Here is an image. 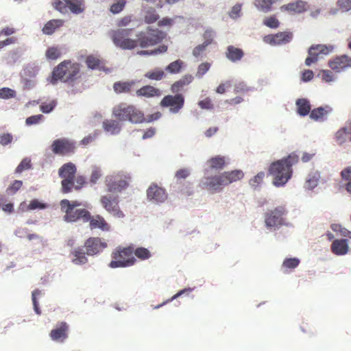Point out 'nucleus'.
<instances>
[{"label": "nucleus", "mask_w": 351, "mask_h": 351, "mask_svg": "<svg viewBox=\"0 0 351 351\" xmlns=\"http://www.w3.org/2000/svg\"><path fill=\"white\" fill-rule=\"evenodd\" d=\"M86 251L78 247L75 248L72 252L71 255L73 256L72 262L75 265H83L88 262V258L86 256Z\"/></svg>", "instance_id": "c756f323"}, {"label": "nucleus", "mask_w": 351, "mask_h": 351, "mask_svg": "<svg viewBox=\"0 0 351 351\" xmlns=\"http://www.w3.org/2000/svg\"><path fill=\"white\" fill-rule=\"evenodd\" d=\"M243 177L244 173L240 169L224 171L215 176L205 175L201 180L199 187L213 194L221 191L230 184L242 180Z\"/></svg>", "instance_id": "f03ea898"}, {"label": "nucleus", "mask_w": 351, "mask_h": 351, "mask_svg": "<svg viewBox=\"0 0 351 351\" xmlns=\"http://www.w3.org/2000/svg\"><path fill=\"white\" fill-rule=\"evenodd\" d=\"M113 116L120 121H129L133 123H140L145 121L144 114L133 105L121 103L112 109Z\"/></svg>", "instance_id": "423d86ee"}, {"label": "nucleus", "mask_w": 351, "mask_h": 351, "mask_svg": "<svg viewBox=\"0 0 351 351\" xmlns=\"http://www.w3.org/2000/svg\"><path fill=\"white\" fill-rule=\"evenodd\" d=\"M184 66V63L182 60H177L171 62L168 66H167L165 70L171 74H177L181 72Z\"/></svg>", "instance_id": "f704fd0d"}, {"label": "nucleus", "mask_w": 351, "mask_h": 351, "mask_svg": "<svg viewBox=\"0 0 351 351\" xmlns=\"http://www.w3.org/2000/svg\"><path fill=\"white\" fill-rule=\"evenodd\" d=\"M229 164L228 158L217 155L207 160V165L210 170L221 171Z\"/></svg>", "instance_id": "aec40b11"}, {"label": "nucleus", "mask_w": 351, "mask_h": 351, "mask_svg": "<svg viewBox=\"0 0 351 351\" xmlns=\"http://www.w3.org/2000/svg\"><path fill=\"white\" fill-rule=\"evenodd\" d=\"M194 77L191 74H186L184 76H182L179 80L176 81L171 86V91L173 93L178 94L180 91L183 90V88L186 86L190 84Z\"/></svg>", "instance_id": "393cba45"}, {"label": "nucleus", "mask_w": 351, "mask_h": 351, "mask_svg": "<svg viewBox=\"0 0 351 351\" xmlns=\"http://www.w3.org/2000/svg\"><path fill=\"white\" fill-rule=\"evenodd\" d=\"M47 207L46 204L39 202L38 199H32L28 206L27 208L29 210H35V209H44Z\"/></svg>", "instance_id": "13d9d810"}, {"label": "nucleus", "mask_w": 351, "mask_h": 351, "mask_svg": "<svg viewBox=\"0 0 351 351\" xmlns=\"http://www.w3.org/2000/svg\"><path fill=\"white\" fill-rule=\"evenodd\" d=\"M62 55L60 49L57 47H49L45 53L46 58L48 60H54L59 58Z\"/></svg>", "instance_id": "58836bf2"}, {"label": "nucleus", "mask_w": 351, "mask_h": 351, "mask_svg": "<svg viewBox=\"0 0 351 351\" xmlns=\"http://www.w3.org/2000/svg\"><path fill=\"white\" fill-rule=\"evenodd\" d=\"M51 149L55 155L62 156H70L75 153L76 143L74 141L67 138H60L52 142Z\"/></svg>", "instance_id": "9d476101"}, {"label": "nucleus", "mask_w": 351, "mask_h": 351, "mask_svg": "<svg viewBox=\"0 0 351 351\" xmlns=\"http://www.w3.org/2000/svg\"><path fill=\"white\" fill-rule=\"evenodd\" d=\"M159 19V15L155 10L147 11L145 16V22L147 24L155 23Z\"/></svg>", "instance_id": "de8ad7c7"}, {"label": "nucleus", "mask_w": 351, "mask_h": 351, "mask_svg": "<svg viewBox=\"0 0 351 351\" xmlns=\"http://www.w3.org/2000/svg\"><path fill=\"white\" fill-rule=\"evenodd\" d=\"M136 93L138 97H154L160 96L161 91L153 86L146 85L137 90Z\"/></svg>", "instance_id": "a878e982"}, {"label": "nucleus", "mask_w": 351, "mask_h": 351, "mask_svg": "<svg viewBox=\"0 0 351 351\" xmlns=\"http://www.w3.org/2000/svg\"><path fill=\"white\" fill-rule=\"evenodd\" d=\"M89 227L91 230L99 229L101 231H109L110 226L106 222L105 219L99 215L92 216L90 213Z\"/></svg>", "instance_id": "412c9836"}, {"label": "nucleus", "mask_w": 351, "mask_h": 351, "mask_svg": "<svg viewBox=\"0 0 351 351\" xmlns=\"http://www.w3.org/2000/svg\"><path fill=\"white\" fill-rule=\"evenodd\" d=\"M86 63L88 68L91 69H100L101 60L93 56H89L86 59Z\"/></svg>", "instance_id": "79ce46f5"}, {"label": "nucleus", "mask_w": 351, "mask_h": 351, "mask_svg": "<svg viewBox=\"0 0 351 351\" xmlns=\"http://www.w3.org/2000/svg\"><path fill=\"white\" fill-rule=\"evenodd\" d=\"M131 179L130 174L122 171L108 176L105 180L107 191L111 193L121 192L128 186Z\"/></svg>", "instance_id": "6e6552de"}, {"label": "nucleus", "mask_w": 351, "mask_h": 351, "mask_svg": "<svg viewBox=\"0 0 351 351\" xmlns=\"http://www.w3.org/2000/svg\"><path fill=\"white\" fill-rule=\"evenodd\" d=\"M134 254L141 260H146L151 256L150 252L147 248L143 247L134 249Z\"/></svg>", "instance_id": "a19ab883"}, {"label": "nucleus", "mask_w": 351, "mask_h": 351, "mask_svg": "<svg viewBox=\"0 0 351 351\" xmlns=\"http://www.w3.org/2000/svg\"><path fill=\"white\" fill-rule=\"evenodd\" d=\"M293 38V34L290 32H280L276 34L265 36L264 41L271 45H280L289 43Z\"/></svg>", "instance_id": "a211bd4d"}, {"label": "nucleus", "mask_w": 351, "mask_h": 351, "mask_svg": "<svg viewBox=\"0 0 351 351\" xmlns=\"http://www.w3.org/2000/svg\"><path fill=\"white\" fill-rule=\"evenodd\" d=\"M71 12L80 14L84 10L83 0H64Z\"/></svg>", "instance_id": "2f4dec72"}, {"label": "nucleus", "mask_w": 351, "mask_h": 351, "mask_svg": "<svg viewBox=\"0 0 351 351\" xmlns=\"http://www.w3.org/2000/svg\"><path fill=\"white\" fill-rule=\"evenodd\" d=\"M80 77V64L71 60H64L52 71L51 83L56 84L58 81L71 83Z\"/></svg>", "instance_id": "20e7f679"}, {"label": "nucleus", "mask_w": 351, "mask_h": 351, "mask_svg": "<svg viewBox=\"0 0 351 351\" xmlns=\"http://www.w3.org/2000/svg\"><path fill=\"white\" fill-rule=\"evenodd\" d=\"M300 260L297 258H289L284 260L282 267L286 269H293L300 264Z\"/></svg>", "instance_id": "37998d69"}, {"label": "nucleus", "mask_w": 351, "mask_h": 351, "mask_svg": "<svg viewBox=\"0 0 351 351\" xmlns=\"http://www.w3.org/2000/svg\"><path fill=\"white\" fill-rule=\"evenodd\" d=\"M15 96H16L15 90L10 88H0V98L7 99L15 97Z\"/></svg>", "instance_id": "3c124183"}, {"label": "nucleus", "mask_w": 351, "mask_h": 351, "mask_svg": "<svg viewBox=\"0 0 351 351\" xmlns=\"http://www.w3.org/2000/svg\"><path fill=\"white\" fill-rule=\"evenodd\" d=\"M86 183V178L83 176H75L73 182V188L75 190L81 189Z\"/></svg>", "instance_id": "4d7b16f0"}, {"label": "nucleus", "mask_w": 351, "mask_h": 351, "mask_svg": "<svg viewBox=\"0 0 351 351\" xmlns=\"http://www.w3.org/2000/svg\"><path fill=\"white\" fill-rule=\"evenodd\" d=\"M56 106L55 100L51 101L49 103H42L40 106V110L44 113H49Z\"/></svg>", "instance_id": "864d4df0"}, {"label": "nucleus", "mask_w": 351, "mask_h": 351, "mask_svg": "<svg viewBox=\"0 0 351 351\" xmlns=\"http://www.w3.org/2000/svg\"><path fill=\"white\" fill-rule=\"evenodd\" d=\"M263 24L268 27L276 29L279 27L280 22L275 16H270L264 19Z\"/></svg>", "instance_id": "c03bdc74"}, {"label": "nucleus", "mask_w": 351, "mask_h": 351, "mask_svg": "<svg viewBox=\"0 0 351 351\" xmlns=\"http://www.w3.org/2000/svg\"><path fill=\"white\" fill-rule=\"evenodd\" d=\"M167 46L165 45H160L158 48L154 50H143L138 52L139 55L142 56H149V55H156L158 53H165L167 51Z\"/></svg>", "instance_id": "ea45409f"}, {"label": "nucleus", "mask_w": 351, "mask_h": 351, "mask_svg": "<svg viewBox=\"0 0 351 351\" xmlns=\"http://www.w3.org/2000/svg\"><path fill=\"white\" fill-rule=\"evenodd\" d=\"M319 75L322 80L326 82H331L335 80L334 75L330 70H322Z\"/></svg>", "instance_id": "5fc2aeb1"}, {"label": "nucleus", "mask_w": 351, "mask_h": 351, "mask_svg": "<svg viewBox=\"0 0 351 351\" xmlns=\"http://www.w3.org/2000/svg\"><path fill=\"white\" fill-rule=\"evenodd\" d=\"M332 112V108L326 106L325 107H319L313 109L310 113V117L315 121L323 119L328 114Z\"/></svg>", "instance_id": "7c9ffc66"}, {"label": "nucleus", "mask_w": 351, "mask_h": 351, "mask_svg": "<svg viewBox=\"0 0 351 351\" xmlns=\"http://www.w3.org/2000/svg\"><path fill=\"white\" fill-rule=\"evenodd\" d=\"M126 3V0H116L115 2L111 5L110 12L114 14H119L123 10Z\"/></svg>", "instance_id": "4c0bfd02"}, {"label": "nucleus", "mask_w": 351, "mask_h": 351, "mask_svg": "<svg viewBox=\"0 0 351 351\" xmlns=\"http://www.w3.org/2000/svg\"><path fill=\"white\" fill-rule=\"evenodd\" d=\"M68 324L66 322H61L56 328L51 331L50 337L53 341H63L68 337Z\"/></svg>", "instance_id": "4be33fe9"}, {"label": "nucleus", "mask_w": 351, "mask_h": 351, "mask_svg": "<svg viewBox=\"0 0 351 351\" xmlns=\"http://www.w3.org/2000/svg\"><path fill=\"white\" fill-rule=\"evenodd\" d=\"M132 29H118L111 30L109 35L113 43L122 49H133L137 46L141 48L153 47L161 43L166 38V33L158 29L148 27L147 32H139L137 39H131L130 35Z\"/></svg>", "instance_id": "f257e3e1"}, {"label": "nucleus", "mask_w": 351, "mask_h": 351, "mask_svg": "<svg viewBox=\"0 0 351 351\" xmlns=\"http://www.w3.org/2000/svg\"><path fill=\"white\" fill-rule=\"evenodd\" d=\"M331 251L335 255H345L348 252L347 239H335L331 244Z\"/></svg>", "instance_id": "b1692460"}, {"label": "nucleus", "mask_w": 351, "mask_h": 351, "mask_svg": "<svg viewBox=\"0 0 351 351\" xmlns=\"http://www.w3.org/2000/svg\"><path fill=\"white\" fill-rule=\"evenodd\" d=\"M101 171L99 168L95 167L93 169L90 177V182L92 184H95L97 180L101 178Z\"/></svg>", "instance_id": "052dcab7"}, {"label": "nucleus", "mask_w": 351, "mask_h": 351, "mask_svg": "<svg viewBox=\"0 0 351 351\" xmlns=\"http://www.w3.org/2000/svg\"><path fill=\"white\" fill-rule=\"evenodd\" d=\"M76 172V166L72 162L65 163L59 169L58 175L62 179L61 182L62 193H68L72 191Z\"/></svg>", "instance_id": "1a4fd4ad"}, {"label": "nucleus", "mask_w": 351, "mask_h": 351, "mask_svg": "<svg viewBox=\"0 0 351 351\" xmlns=\"http://www.w3.org/2000/svg\"><path fill=\"white\" fill-rule=\"evenodd\" d=\"M328 66L337 73L344 71L351 68V57L347 55L335 56L329 60Z\"/></svg>", "instance_id": "f3484780"}, {"label": "nucleus", "mask_w": 351, "mask_h": 351, "mask_svg": "<svg viewBox=\"0 0 351 351\" xmlns=\"http://www.w3.org/2000/svg\"><path fill=\"white\" fill-rule=\"evenodd\" d=\"M287 211L284 206H278L265 213V223L268 228H276L284 224V216Z\"/></svg>", "instance_id": "ddd939ff"}, {"label": "nucleus", "mask_w": 351, "mask_h": 351, "mask_svg": "<svg viewBox=\"0 0 351 351\" xmlns=\"http://www.w3.org/2000/svg\"><path fill=\"white\" fill-rule=\"evenodd\" d=\"M104 130L112 135L118 134L121 129L119 121L113 119H106L102 123Z\"/></svg>", "instance_id": "bb28decb"}, {"label": "nucleus", "mask_w": 351, "mask_h": 351, "mask_svg": "<svg viewBox=\"0 0 351 351\" xmlns=\"http://www.w3.org/2000/svg\"><path fill=\"white\" fill-rule=\"evenodd\" d=\"M23 182L21 180H14L6 190L8 194L16 193L22 186Z\"/></svg>", "instance_id": "603ef678"}, {"label": "nucleus", "mask_w": 351, "mask_h": 351, "mask_svg": "<svg viewBox=\"0 0 351 351\" xmlns=\"http://www.w3.org/2000/svg\"><path fill=\"white\" fill-rule=\"evenodd\" d=\"M337 5L344 11L351 10V0H338Z\"/></svg>", "instance_id": "338daca9"}, {"label": "nucleus", "mask_w": 351, "mask_h": 351, "mask_svg": "<svg viewBox=\"0 0 351 351\" xmlns=\"http://www.w3.org/2000/svg\"><path fill=\"white\" fill-rule=\"evenodd\" d=\"M278 0H254L256 8L265 13H267L272 10V5Z\"/></svg>", "instance_id": "473e14b6"}, {"label": "nucleus", "mask_w": 351, "mask_h": 351, "mask_svg": "<svg viewBox=\"0 0 351 351\" xmlns=\"http://www.w3.org/2000/svg\"><path fill=\"white\" fill-rule=\"evenodd\" d=\"M185 99L182 94L167 95L160 102L162 108H169L171 114H178L184 106Z\"/></svg>", "instance_id": "9b49d317"}, {"label": "nucleus", "mask_w": 351, "mask_h": 351, "mask_svg": "<svg viewBox=\"0 0 351 351\" xmlns=\"http://www.w3.org/2000/svg\"><path fill=\"white\" fill-rule=\"evenodd\" d=\"M108 246L107 243L99 237H90L84 243L88 256H95L101 252Z\"/></svg>", "instance_id": "2eb2a0df"}, {"label": "nucleus", "mask_w": 351, "mask_h": 351, "mask_svg": "<svg viewBox=\"0 0 351 351\" xmlns=\"http://www.w3.org/2000/svg\"><path fill=\"white\" fill-rule=\"evenodd\" d=\"M297 112L300 116L307 115L311 110L309 101L306 99H298L296 101Z\"/></svg>", "instance_id": "72a5a7b5"}, {"label": "nucleus", "mask_w": 351, "mask_h": 351, "mask_svg": "<svg viewBox=\"0 0 351 351\" xmlns=\"http://www.w3.org/2000/svg\"><path fill=\"white\" fill-rule=\"evenodd\" d=\"M265 178V173L261 171L258 173L254 178L250 180L249 183L251 186L256 188L263 182Z\"/></svg>", "instance_id": "a18cd8bd"}, {"label": "nucleus", "mask_w": 351, "mask_h": 351, "mask_svg": "<svg viewBox=\"0 0 351 351\" xmlns=\"http://www.w3.org/2000/svg\"><path fill=\"white\" fill-rule=\"evenodd\" d=\"M332 45H312L308 51V56L305 60L306 66H311L318 60L319 55H328L333 51Z\"/></svg>", "instance_id": "4468645a"}, {"label": "nucleus", "mask_w": 351, "mask_h": 351, "mask_svg": "<svg viewBox=\"0 0 351 351\" xmlns=\"http://www.w3.org/2000/svg\"><path fill=\"white\" fill-rule=\"evenodd\" d=\"M147 198L155 202H164L167 198L165 190L152 183L147 190Z\"/></svg>", "instance_id": "6ab92c4d"}, {"label": "nucleus", "mask_w": 351, "mask_h": 351, "mask_svg": "<svg viewBox=\"0 0 351 351\" xmlns=\"http://www.w3.org/2000/svg\"><path fill=\"white\" fill-rule=\"evenodd\" d=\"M190 175V171L188 169H180L178 170L175 174V177L178 180L185 179Z\"/></svg>", "instance_id": "774afa93"}, {"label": "nucleus", "mask_w": 351, "mask_h": 351, "mask_svg": "<svg viewBox=\"0 0 351 351\" xmlns=\"http://www.w3.org/2000/svg\"><path fill=\"white\" fill-rule=\"evenodd\" d=\"M203 37L204 39V43L205 45L208 46L213 42L214 32L213 30L208 29L204 33Z\"/></svg>", "instance_id": "680f3d73"}, {"label": "nucleus", "mask_w": 351, "mask_h": 351, "mask_svg": "<svg viewBox=\"0 0 351 351\" xmlns=\"http://www.w3.org/2000/svg\"><path fill=\"white\" fill-rule=\"evenodd\" d=\"M245 53L242 49L233 45H229L226 48L225 56L232 62L241 61Z\"/></svg>", "instance_id": "5701e85b"}, {"label": "nucleus", "mask_w": 351, "mask_h": 351, "mask_svg": "<svg viewBox=\"0 0 351 351\" xmlns=\"http://www.w3.org/2000/svg\"><path fill=\"white\" fill-rule=\"evenodd\" d=\"M241 11V5L240 4H236L232 8L229 15L232 19H237L240 16Z\"/></svg>", "instance_id": "0e129e2a"}, {"label": "nucleus", "mask_w": 351, "mask_h": 351, "mask_svg": "<svg viewBox=\"0 0 351 351\" xmlns=\"http://www.w3.org/2000/svg\"><path fill=\"white\" fill-rule=\"evenodd\" d=\"M102 207L111 215L117 218H123L124 213L119 207L118 196L102 195L99 200Z\"/></svg>", "instance_id": "f8f14e48"}, {"label": "nucleus", "mask_w": 351, "mask_h": 351, "mask_svg": "<svg viewBox=\"0 0 351 351\" xmlns=\"http://www.w3.org/2000/svg\"><path fill=\"white\" fill-rule=\"evenodd\" d=\"M112 261L109 263L111 268L128 267L134 265L136 259L134 256V247H117L111 254Z\"/></svg>", "instance_id": "0eeeda50"}, {"label": "nucleus", "mask_w": 351, "mask_h": 351, "mask_svg": "<svg viewBox=\"0 0 351 351\" xmlns=\"http://www.w3.org/2000/svg\"><path fill=\"white\" fill-rule=\"evenodd\" d=\"M134 84H135L134 81H128V82L119 81V82H116L114 83L113 89H114V92L117 94L129 93L132 90Z\"/></svg>", "instance_id": "c85d7f7f"}, {"label": "nucleus", "mask_w": 351, "mask_h": 351, "mask_svg": "<svg viewBox=\"0 0 351 351\" xmlns=\"http://www.w3.org/2000/svg\"><path fill=\"white\" fill-rule=\"evenodd\" d=\"M299 161V156L291 153L287 158L273 162L269 168V173L274 177L273 184L276 186H284L292 176L291 167Z\"/></svg>", "instance_id": "7ed1b4c3"}, {"label": "nucleus", "mask_w": 351, "mask_h": 351, "mask_svg": "<svg viewBox=\"0 0 351 351\" xmlns=\"http://www.w3.org/2000/svg\"><path fill=\"white\" fill-rule=\"evenodd\" d=\"M309 8L307 1L303 0H295L280 6L281 12H287L290 14H300L305 12Z\"/></svg>", "instance_id": "dca6fc26"}, {"label": "nucleus", "mask_w": 351, "mask_h": 351, "mask_svg": "<svg viewBox=\"0 0 351 351\" xmlns=\"http://www.w3.org/2000/svg\"><path fill=\"white\" fill-rule=\"evenodd\" d=\"M64 25V21L62 19H52L49 21L43 27V32L46 35H51L56 29Z\"/></svg>", "instance_id": "cd10ccee"}, {"label": "nucleus", "mask_w": 351, "mask_h": 351, "mask_svg": "<svg viewBox=\"0 0 351 351\" xmlns=\"http://www.w3.org/2000/svg\"><path fill=\"white\" fill-rule=\"evenodd\" d=\"M60 209L64 213L63 219L66 222H76L82 220L88 222L90 219V212L85 208H78L81 202L78 201H69L66 199H62L60 202Z\"/></svg>", "instance_id": "39448f33"}, {"label": "nucleus", "mask_w": 351, "mask_h": 351, "mask_svg": "<svg viewBox=\"0 0 351 351\" xmlns=\"http://www.w3.org/2000/svg\"><path fill=\"white\" fill-rule=\"evenodd\" d=\"M32 168V163L31 160L25 158L22 160V161L20 162V164L18 165V167L16 169V173H21L25 170H27Z\"/></svg>", "instance_id": "49530a36"}, {"label": "nucleus", "mask_w": 351, "mask_h": 351, "mask_svg": "<svg viewBox=\"0 0 351 351\" xmlns=\"http://www.w3.org/2000/svg\"><path fill=\"white\" fill-rule=\"evenodd\" d=\"M165 76V72L159 69L156 68L152 71H149L145 74V77L152 80H161Z\"/></svg>", "instance_id": "e433bc0d"}, {"label": "nucleus", "mask_w": 351, "mask_h": 351, "mask_svg": "<svg viewBox=\"0 0 351 351\" xmlns=\"http://www.w3.org/2000/svg\"><path fill=\"white\" fill-rule=\"evenodd\" d=\"M12 136L9 133H5L0 135V144L5 146L12 141Z\"/></svg>", "instance_id": "69168bd1"}, {"label": "nucleus", "mask_w": 351, "mask_h": 351, "mask_svg": "<svg viewBox=\"0 0 351 351\" xmlns=\"http://www.w3.org/2000/svg\"><path fill=\"white\" fill-rule=\"evenodd\" d=\"M341 177L346 181L345 189L349 193H351V167H348L341 171Z\"/></svg>", "instance_id": "c9c22d12"}, {"label": "nucleus", "mask_w": 351, "mask_h": 351, "mask_svg": "<svg viewBox=\"0 0 351 351\" xmlns=\"http://www.w3.org/2000/svg\"><path fill=\"white\" fill-rule=\"evenodd\" d=\"M198 106L202 109L212 110L214 108L213 104L209 97H206L198 102Z\"/></svg>", "instance_id": "6e6d98bb"}, {"label": "nucleus", "mask_w": 351, "mask_h": 351, "mask_svg": "<svg viewBox=\"0 0 351 351\" xmlns=\"http://www.w3.org/2000/svg\"><path fill=\"white\" fill-rule=\"evenodd\" d=\"M52 5L54 9L62 13H64L66 10V5L60 0H54Z\"/></svg>", "instance_id": "e2e57ef3"}, {"label": "nucleus", "mask_w": 351, "mask_h": 351, "mask_svg": "<svg viewBox=\"0 0 351 351\" xmlns=\"http://www.w3.org/2000/svg\"><path fill=\"white\" fill-rule=\"evenodd\" d=\"M44 119L43 114H37L29 117L26 119L25 123L28 125L37 124Z\"/></svg>", "instance_id": "bf43d9fd"}, {"label": "nucleus", "mask_w": 351, "mask_h": 351, "mask_svg": "<svg viewBox=\"0 0 351 351\" xmlns=\"http://www.w3.org/2000/svg\"><path fill=\"white\" fill-rule=\"evenodd\" d=\"M210 68V64L208 62H203L200 64L197 67L195 76L197 78H202L203 75L208 72Z\"/></svg>", "instance_id": "8fccbe9b"}, {"label": "nucleus", "mask_w": 351, "mask_h": 351, "mask_svg": "<svg viewBox=\"0 0 351 351\" xmlns=\"http://www.w3.org/2000/svg\"><path fill=\"white\" fill-rule=\"evenodd\" d=\"M348 130L346 128H342L335 134V139L338 144H342L346 141Z\"/></svg>", "instance_id": "09e8293b"}]
</instances>
